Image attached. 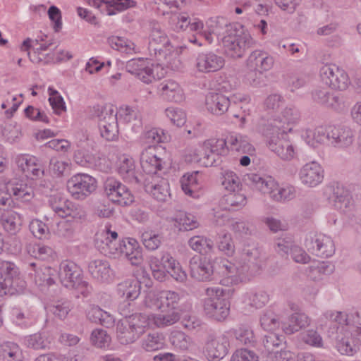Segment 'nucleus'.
<instances>
[{
    "instance_id": "nucleus-1",
    "label": "nucleus",
    "mask_w": 361,
    "mask_h": 361,
    "mask_svg": "<svg viewBox=\"0 0 361 361\" xmlns=\"http://www.w3.org/2000/svg\"><path fill=\"white\" fill-rule=\"evenodd\" d=\"M130 303L125 302L119 306L121 314L123 319H120L116 329V338L122 345H128L135 342L146 331L149 325V317L146 314L135 313L130 314V311L126 307Z\"/></svg>"
},
{
    "instance_id": "nucleus-2",
    "label": "nucleus",
    "mask_w": 361,
    "mask_h": 361,
    "mask_svg": "<svg viewBox=\"0 0 361 361\" xmlns=\"http://www.w3.org/2000/svg\"><path fill=\"white\" fill-rule=\"evenodd\" d=\"M221 42L225 54L233 59L242 58L255 44L248 31L239 23H226Z\"/></svg>"
},
{
    "instance_id": "nucleus-3",
    "label": "nucleus",
    "mask_w": 361,
    "mask_h": 361,
    "mask_svg": "<svg viewBox=\"0 0 361 361\" xmlns=\"http://www.w3.org/2000/svg\"><path fill=\"white\" fill-rule=\"evenodd\" d=\"M102 247V253L112 258L124 257L133 266H139L143 262L142 249L138 242L131 238L119 240L108 241Z\"/></svg>"
},
{
    "instance_id": "nucleus-4",
    "label": "nucleus",
    "mask_w": 361,
    "mask_h": 361,
    "mask_svg": "<svg viewBox=\"0 0 361 361\" xmlns=\"http://www.w3.org/2000/svg\"><path fill=\"white\" fill-rule=\"evenodd\" d=\"M147 50L149 56L162 62L173 52V46L168 35L157 22L150 23Z\"/></svg>"
},
{
    "instance_id": "nucleus-5",
    "label": "nucleus",
    "mask_w": 361,
    "mask_h": 361,
    "mask_svg": "<svg viewBox=\"0 0 361 361\" xmlns=\"http://www.w3.org/2000/svg\"><path fill=\"white\" fill-rule=\"evenodd\" d=\"M94 115L98 118V125L102 137L108 141L115 140L118 135L117 112L110 105L94 106Z\"/></svg>"
},
{
    "instance_id": "nucleus-6",
    "label": "nucleus",
    "mask_w": 361,
    "mask_h": 361,
    "mask_svg": "<svg viewBox=\"0 0 361 361\" xmlns=\"http://www.w3.org/2000/svg\"><path fill=\"white\" fill-rule=\"evenodd\" d=\"M319 77L331 90L344 91L350 84L347 72L335 63L324 64L319 69Z\"/></svg>"
},
{
    "instance_id": "nucleus-7",
    "label": "nucleus",
    "mask_w": 361,
    "mask_h": 361,
    "mask_svg": "<svg viewBox=\"0 0 361 361\" xmlns=\"http://www.w3.org/2000/svg\"><path fill=\"white\" fill-rule=\"evenodd\" d=\"M180 295L177 292L164 290L149 291L145 299L146 307L159 310L161 312L175 311L178 307Z\"/></svg>"
},
{
    "instance_id": "nucleus-8",
    "label": "nucleus",
    "mask_w": 361,
    "mask_h": 361,
    "mask_svg": "<svg viewBox=\"0 0 361 361\" xmlns=\"http://www.w3.org/2000/svg\"><path fill=\"white\" fill-rule=\"evenodd\" d=\"M97 188V181L86 173L73 176L67 182V189L75 200H84L92 193Z\"/></svg>"
},
{
    "instance_id": "nucleus-9",
    "label": "nucleus",
    "mask_w": 361,
    "mask_h": 361,
    "mask_svg": "<svg viewBox=\"0 0 361 361\" xmlns=\"http://www.w3.org/2000/svg\"><path fill=\"white\" fill-rule=\"evenodd\" d=\"M104 191L109 200L121 207H127L134 202V195L129 188L115 179H108Z\"/></svg>"
},
{
    "instance_id": "nucleus-10",
    "label": "nucleus",
    "mask_w": 361,
    "mask_h": 361,
    "mask_svg": "<svg viewBox=\"0 0 361 361\" xmlns=\"http://www.w3.org/2000/svg\"><path fill=\"white\" fill-rule=\"evenodd\" d=\"M305 246L312 254L319 257H329L335 252V245L331 238L322 233L306 239Z\"/></svg>"
},
{
    "instance_id": "nucleus-11",
    "label": "nucleus",
    "mask_w": 361,
    "mask_h": 361,
    "mask_svg": "<svg viewBox=\"0 0 361 361\" xmlns=\"http://www.w3.org/2000/svg\"><path fill=\"white\" fill-rule=\"evenodd\" d=\"M330 144L335 148L347 149L352 147L355 138V131L345 126H329Z\"/></svg>"
},
{
    "instance_id": "nucleus-12",
    "label": "nucleus",
    "mask_w": 361,
    "mask_h": 361,
    "mask_svg": "<svg viewBox=\"0 0 361 361\" xmlns=\"http://www.w3.org/2000/svg\"><path fill=\"white\" fill-rule=\"evenodd\" d=\"M299 178L303 185L307 188H315L323 182L324 170L317 161H310L300 168Z\"/></svg>"
},
{
    "instance_id": "nucleus-13",
    "label": "nucleus",
    "mask_w": 361,
    "mask_h": 361,
    "mask_svg": "<svg viewBox=\"0 0 361 361\" xmlns=\"http://www.w3.org/2000/svg\"><path fill=\"white\" fill-rule=\"evenodd\" d=\"M189 267L191 277L199 281H211L214 279L213 264L206 257H192Z\"/></svg>"
},
{
    "instance_id": "nucleus-14",
    "label": "nucleus",
    "mask_w": 361,
    "mask_h": 361,
    "mask_svg": "<svg viewBox=\"0 0 361 361\" xmlns=\"http://www.w3.org/2000/svg\"><path fill=\"white\" fill-rule=\"evenodd\" d=\"M126 70L146 84L156 79L153 64L142 58L129 60L126 64Z\"/></svg>"
},
{
    "instance_id": "nucleus-15",
    "label": "nucleus",
    "mask_w": 361,
    "mask_h": 361,
    "mask_svg": "<svg viewBox=\"0 0 361 361\" xmlns=\"http://www.w3.org/2000/svg\"><path fill=\"white\" fill-rule=\"evenodd\" d=\"M280 121L279 115H273L267 118H262L257 125V130L268 141L276 139L281 135H286L287 131Z\"/></svg>"
},
{
    "instance_id": "nucleus-16",
    "label": "nucleus",
    "mask_w": 361,
    "mask_h": 361,
    "mask_svg": "<svg viewBox=\"0 0 361 361\" xmlns=\"http://www.w3.org/2000/svg\"><path fill=\"white\" fill-rule=\"evenodd\" d=\"M324 195L329 202L336 209L345 212L352 204V200L348 190L338 183H331L326 186Z\"/></svg>"
},
{
    "instance_id": "nucleus-17",
    "label": "nucleus",
    "mask_w": 361,
    "mask_h": 361,
    "mask_svg": "<svg viewBox=\"0 0 361 361\" xmlns=\"http://www.w3.org/2000/svg\"><path fill=\"white\" fill-rule=\"evenodd\" d=\"M219 274L221 275L220 284L225 286H230L238 284L247 280L246 276L243 273V269H239L231 262L224 259L219 264Z\"/></svg>"
},
{
    "instance_id": "nucleus-18",
    "label": "nucleus",
    "mask_w": 361,
    "mask_h": 361,
    "mask_svg": "<svg viewBox=\"0 0 361 361\" xmlns=\"http://www.w3.org/2000/svg\"><path fill=\"white\" fill-rule=\"evenodd\" d=\"M230 346L228 337L225 334L211 338L205 344L204 353L209 361H217L224 358Z\"/></svg>"
},
{
    "instance_id": "nucleus-19",
    "label": "nucleus",
    "mask_w": 361,
    "mask_h": 361,
    "mask_svg": "<svg viewBox=\"0 0 361 361\" xmlns=\"http://www.w3.org/2000/svg\"><path fill=\"white\" fill-rule=\"evenodd\" d=\"M225 64V60L213 51L200 53L195 59V66L198 72L208 73L221 69Z\"/></svg>"
},
{
    "instance_id": "nucleus-20",
    "label": "nucleus",
    "mask_w": 361,
    "mask_h": 361,
    "mask_svg": "<svg viewBox=\"0 0 361 361\" xmlns=\"http://www.w3.org/2000/svg\"><path fill=\"white\" fill-rule=\"evenodd\" d=\"M1 279L6 287L16 288L17 293L21 291L24 286V281L19 278L18 267L11 261L0 259Z\"/></svg>"
},
{
    "instance_id": "nucleus-21",
    "label": "nucleus",
    "mask_w": 361,
    "mask_h": 361,
    "mask_svg": "<svg viewBox=\"0 0 361 361\" xmlns=\"http://www.w3.org/2000/svg\"><path fill=\"white\" fill-rule=\"evenodd\" d=\"M18 167L30 179H37L44 175V169L39 159L29 154H20L16 158Z\"/></svg>"
},
{
    "instance_id": "nucleus-22",
    "label": "nucleus",
    "mask_w": 361,
    "mask_h": 361,
    "mask_svg": "<svg viewBox=\"0 0 361 361\" xmlns=\"http://www.w3.org/2000/svg\"><path fill=\"white\" fill-rule=\"evenodd\" d=\"M335 347L343 355L353 356L359 350L358 341L353 330L345 329L338 333Z\"/></svg>"
},
{
    "instance_id": "nucleus-23",
    "label": "nucleus",
    "mask_w": 361,
    "mask_h": 361,
    "mask_svg": "<svg viewBox=\"0 0 361 361\" xmlns=\"http://www.w3.org/2000/svg\"><path fill=\"white\" fill-rule=\"evenodd\" d=\"M244 180L251 187L269 195L271 200L278 186L277 182L271 176H262L253 173L246 174Z\"/></svg>"
},
{
    "instance_id": "nucleus-24",
    "label": "nucleus",
    "mask_w": 361,
    "mask_h": 361,
    "mask_svg": "<svg viewBox=\"0 0 361 361\" xmlns=\"http://www.w3.org/2000/svg\"><path fill=\"white\" fill-rule=\"evenodd\" d=\"M82 276V271L73 262L63 261L61 263L59 277L65 287L70 288L75 286V283Z\"/></svg>"
},
{
    "instance_id": "nucleus-25",
    "label": "nucleus",
    "mask_w": 361,
    "mask_h": 361,
    "mask_svg": "<svg viewBox=\"0 0 361 361\" xmlns=\"http://www.w3.org/2000/svg\"><path fill=\"white\" fill-rule=\"evenodd\" d=\"M204 311L217 321L224 320L229 314L228 302L221 298H209L204 300Z\"/></svg>"
},
{
    "instance_id": "nucleus-26",
    "label": "nucleus",
    "mask_w": 361,
    "mask_h": 361,
    "mask_svg": "<svg viewBox=\"0 0 361 361\" xmlns=\"http://www.w3.org/2000/svg\"><path fill=\"white\" fill-rule=\"evenodd\" d=\"M89 5L99 8L101 12L108 16L116 14V11H122L134 7L135 3L133 0H86Z\"/></svg>"
},
{
    "instance_id": "nucleus-27",
    "label": "nucleus",
    "mask_w": 361,
    "mask_h": 361,
    "mask_svg": "<svg viewBox=\"0 0 361 361\" xmlns=\"http://www.w3.org/2000/svg\"><path fill=\"white\" fill-rule=\"evenodd\" d=\"M163 161L157 156L154 146L145 148L140 155V164L142 170L147 174H156L162 169Z\"/></svg>"
},
{
    "instance_id": "nucleus-28",
    "label": "nucleus",
    "mask_w": 361,
    "mask_h": 361,
    "mask_svg": "<svg viewBox=\"0 0 361 361\" xmlns=\"http://www.w3.org/2000/svg\"><path fill=\"white\" fill-rule=\"evenodd\" d=\"M158 92L164 100L171 102H181L185 99L183 90L173 80H165L158 87Z\"/></svg>"
},
{
    "instance_id": "nucleus-29",
    "label": "nucleus",
    "mask_w": 361,
    "mask_h": 361,
    "mask_svg": "<svg viewBox=\"0 0 361 361\" xmlns=\"http://www.w3.org/2000/svg\"><path fill=\"white\" fill-rule=\"evenodd\" d=\"M325 317L339 325L345 326H342L341 331H344L345 329L353 330L356 325H361V317L357 311L350 313L329 311L325 313Z\"/></svg>"
},
{
    "instance_id": "nucleus-30",
    "label": "nucleus",
    "mask_w": 361,
    "mask_h": 361,
    "mask_svg": "<svg viewBox=\"0 0 361 361\" xmlns=\"http://www.w3.org/2000/svg\"><path fill=\"white\" fill-rule=\"evenodd\" d=\"M230 104V99L219 92H211L206 96V108L209 112L214 115L224 114L228 111Z\"/></svg>"
},
{
    "instance_id": "nucleus-31",
    "label": "nucleus",
    "mask_w": 361,
    "mask_h": 361,
    "mask_svg": "<svg viewBox=\"0 0 361 361\" xmlns=\"http://www.w3.org/2000/svg\"><path fill=\"white\" fill-rule=\"evenodd\" d=\"M281 135L276 139L268 141L269 149L283 160H291L295 155L294 147L291 142Z\"/></svg>"
},
{
    "instance_id": "nucleus-32",
    "label": "nucleus",
    "mask_w": 361,
    "mask_h": 361,
    "mask_svg": "<svg viewBox=\"0 0 361 361\" xmlns=\"http://www.w3.org/2000/svg\"><path fill=\"white\" fill-rule=\"evenodd\" d=\"M274 63V58L261 50L253 51L246 60L247 68H255L264 72L271 70Z\"/></svg>"
},
{
    "instance_id": "nucleus-33",
    "label": "nucleus",
    "mask_w": 361,
    "mask_h": 361,
    "mask_svg": "<svg viewBox=\"0 0 361 361\" xmlns=\"http://www.w3.org/2000/svg\"><path fill=\"white\" fill-rule=\"evenodd\" d=\"M334 271V266L329 262L317 261L312 262L305 270L307 277L313 281L323 280Z\"/></svg>"
},
{
    "instance_id": "nucleus-34",
    "label": "nucleus",
    "mask_w": 361,
    "mask_h": 361,
    "mask_svg": "<svg viewBox=\"0 0 361 361\" xmlns=\"http://www.w3.org/2000/svg\"><path fill=\"white\" fill-rule=\"evenodd\" d=\"M118 173L126 182L133 184L139 182L136 176L135 161L128 155L123 154L120 157Z\"/></svg>"
},
{
    "instance_id": "nucleus-35",
    "label": "nucleus",
    "mask_w": 361,
    "mask_h": 361,
    "mask_svg": "<svg viewBox=\"0 0 361 361\" xmlns=\"http://www.w3.org/2000/svg\"><path fill=\"white\" fill-rule=\"evenodd\" d=\"M88 271L93 278L102 282L108 281L112 275L110 264L104 259L92 260L88 264Z\"/></svg>"
},
{
    "instance_id": "nucleus-36",
    "label": "nucleus",
    "mask_w": 361,
    "mask_h": 361,
    "mask_svg": "<svg viewBox=\"0 0 361 361\" xmlns=\"http://www.w3.org/2000/svg\"><path fill=\"white\" fill-rule=\"evenodd\" d=\"M169 221L179 231H190L199 226V222L193 214L182 211L169 218Z\"/></svg>"
},
{
    "instance_id": "nucleus-37",
    "label": "nucleus",
    "mask_w": 361,
    "mask_h": 361,
    "mask_svg": "<svg viewBox=\"0 0 361 361\" xmlns=\"http://www.w3.org/2000/svg\"><path fill=\"white\" fill-rule=\"evenodd\" d=\"M22 221L19 214L10 210L0 216V226L11 235H16L21 228Z\"/></svg>"
},
{
    "instance_id": "nucleus-38",
    "label": "nucleus",
    "mask_w": 361,
    "mask_h": 361,
    "mask_svg": "<svg viewBox=\"0 0 361 361\" xmlns=\"http://www.w3.org/2000/svg\"><path fill=\"white\" fill-rule=\"evenodd\" d=\"M53 338L47 331L37 332L24 338V343L27 348L34 350H45L50 348Z\"/></svg>"
},
{
    "instance_id": "nucleus-39",
    "label": "nucleus",
    "mask_w": 361,
    "mask_h": 361,
    "mask_svg": "<svg viewBox=\"0 0 361 361\" xmlns=\"http://www.w3.org/2000/svg\"><path fill=\"white\" fill-rule=\"evenodd\" d=\"M141 286L136 280H126L119 283L117 286V294L126 301H133L140 294Z\"/></svg>"
},
{
    "instance_id": "nucleus-40",
    "label": "nucleus",
    "mask_w": 361,
    "mask_h": 361,
    "mask_svg": "<svg viewBox=\"0 0 361 361\" xmlns=\"http://www.w3.org/2000/svg\"><path fill=\"white\" fill-rule=\"evenodd\" d=\"M145 190L152 196L160 202H164L170 195L168 181L164 178L147 182L145 184Z\"/></svg>"
},
{
    "instance_id": "nucleus-41",
    "label": "nucleus",
    "mask_w": 361,
    "mask_h": 361,
    "mask_svg": "<svg viewBox=\"0 0 361 361\" xmlns=\"http://www.w3.org/2000/svg\"><path fill=\"white\" fill-rule=\"evenodd\" d=\"M309 324L310 319L306 314L294 313L288 317L286 322H282V329L285 334L290 335L305 328Z\"/></svg>"
},
{
    "instance_id": "nucleus-42",
    "label": "nucleus",
    "mask_w": 361,
    "mask_h": 361,
    "mask_svg": "<svg viewBox=\"0 0 361 361\" xmlns=\"http://www.w3.org/2000/svg\"><path fill=\"white\" fill-rule=\"evenodd\" d=\"M30 266L34 268V274L30 273V274L33 275L34 281L37 286L49 287L54 283V280L52 277L54 270L51 267L44 266L36 269V264L34 262L30 263Z\"/></svg>"
},
{
    "instance_id": "nucleus-43",
    "label": "nucleus",
    "mask_w": 361,
    "mask_h": 361,
    "mask_svg": "<svg viewBox=\"0 0 361 361\" xmlns=\"http://www.w3.org/2000/svg\"><path fill=\"white\" fill-rule=\"evenodd\" d=\"M8 191L16 200L23 202H30L35 195L32 188L23 182L11 183L8 188Z\"/></svg>"
},
{
    "instance_id": "nucleus-44",
    "label": "nucleus",
    "mask_w": 361,
    "mask_h": 361,
    "mask_svg": "<svg viewBox=\"0 0 361 361\" xmlns=\"http://www.w3.org/2000/svg\"><path fill=\"white\" fill-rule=\"evenodd\" d=\"M87 317L92 322L99 324L106 328L112 326L114 324V317L97 305L90 308Z\"/></svg>"
},
{
    "instance_id": "nucleus-45",
    "label": "nucleus",
    "mask_w": 361,
    "mask_h": 361,
    "mask_svg": "<svg viewBox=\"0 0 361 361\" xmlns=\"http://www.w3.org/2000/svg\"><path fill=\"white\" fill-rule=\"evenodd\" d=\"M222 202L225 204L226 209L238 210L246 204L247 199L244 193L237 190L225 194Z\"/></svg>"
},
{
    "instance_id": "nucleus-46",
    "label": "nucleus",
    "mask_w": 361,
    "mask_h": 361,
    "mask_svg": "<svg viewBox=\"0 0 361 361\" xmlns=\"http://www.w3.org/2000/svg\"><path fill=\"white\" fill-rule=\"evenodd\" d=\"M269 300V295L267 292L263 290L247 292L244 294L243 297V302L244 304L257 309L262 308L265 306Z\"/></svg>"
},
{
    "instance_id": "nucleus-47",
    "label": "nucleus",
    "mask_w": 361,
    "mask_h": 361,
    "mask_svg": "<svg viewBox=\"0 0 361 361\" xmlns=\"http://www.w3.org/2000/svg\"><path fill=\"white\" fill-rule=\"evenodd\" d=\"M227 21L224 18H216V19H210L207 23L209 27V32L208 33L204 32L205 39L212 44L214 42V37L217 38L223 35L226 29Z\"/></svg>"
},
{
    "instance_id": "nucleus-48",
    "label": "nucleus",
    "mask_w": 361,
    "mask_h": 361,
    "mask_svg": "<svg viewBox=\"0 0 361 361\" xmlns=\"http://www.w3.org/2000/svg\"><path fill=\"white\" fill-rule=\"evenodd\" d=\"M190 247L200 254L205 255L212 251L213 241L203 236H193L188 241Z\"/></svg>"
},
{
    "instance_id": "nucleus-49",
    "label": "nucleus",
    "mask_w": 361,
    "mask_h": 361,
    "mask_svg": "<svg viewBox=\"0 0 361 361\" xmlns=\"http://www.w3.org/2000/svg\"><path fill=\"white\" fill-rule=\"evenodd\" d=\"M198 171L185 174L180 180L183 192L191 197H195V193L198 189Z\"/></svg>"
},
{
    "instance_id": "nucleus-50",
    "label": "nucleus",
    "mask_w": 361,
    "mask_h": 361,
    "mask_svg": "<svg viewBox=\"0 0 361 361\" xmlns=\"http://www.w3.org/2000/svg\"><path fill=\"white\" fill-rule=\"evenodd\" d=\"M2 355L6 361H23L24 358L20 347L12 342H6L3 344Z\"/></svg>"
},
{
    "instance_id": "nucleus-51",
    "label": "nucleus",
    "mask_w": 361,
    "mask_h": 361,
    "mask_svg": "<svg viewBox=\"0 0 361 361\" xmlns=\"http://www.w3.org/2000/svg\"><path fill=\"white\" fill-rule=\"evenodd\" d=\"M109 46L118 51L123 53H131L135 48V44L130 40L118 36H111L107 39Z\"/></svg>"
},
{
    "instance_id": "nucleus-52",
    "label": "nucleus",
    "mask_w": 361,
    "mask_h": 361,
    "mask_svg": "<svg viewBox=\"0 0 361 361\" xmlns=\"http://www.w3.org/2000/svg\"><path fill=\"white\" fill-rule=\"evenodd\" d=\"M26 250L31 257L41 260L49 259L54 253L53 250L50 247L37 243L28 244Z\"/></svg>"
},
{
    "instance_id": "nucleus-53",
    "label": "nucleus",
    "mask_w": 361,
    "mask_h": 361,
    "mask_svg": "<svg viewBox=\"0 0 361 361\" xmlns=\"http://www.w3.org/2000/svg\"><path fill=\"white\" fill-rule=\"evenodd\" d=\"M170 341L175 348L183 351L188 350L192 343L191 338L180 331L171 332Z\"/></svg>"
},
{
    "instance_id": "nucleus-54",
    "label": "nucleus",
    "mask_w": 361,
    "mask_h": 361,
    "mask_svg": "<svg viewBox=\"0 0 361 361\" xmlns=\"http://www.w3.org/2000/svg\"><path fill=\"white\" fill-rule=\"evenodd\" d=\"M164 345L162 335L158 333L149 334L142 340V346L146 351H155L161 349Z\"/></svg>"
},
{
    "instance_id": "nucleus-55",
    "label": "nucleus",
    "mask_w": 361,
    "mask_h": 361,
    "mask_svg": "<svg viewBox=\"0 0 361 361\" xmlns=\"http://www.w3.org/2000/svg\"><path fill=\"white\" fill-rule=\"evenodd\" d=\"M284 336L274 333L265 335L263 338V345L268 353H278V349L284 342Z\"/></svg>"
},
{
    "instance_id": "nucleus-56",
    "label": "nucleus",
    "mask_w": 361,
    "mask_h": 361,
    "mask_svg": "<svg viewBox=\"0 0 361 361\" xmlns=\"http://www.w3.org/2000/svg\"><path fill=\"white\" fill-rule=\"evenodd\" d=\"M73 159L75 163L83 167H95L97 166L96 157L87 152L84 149H78L75 151Z\"/></svg>"
},
{
    "instance_id": "nucleus-57",
    "label": "nucleus",
    "mask_w": 361,
    "mask_h": 361,
    "mask_svg": "<svg viewBox=\"0 0 361 361\" xmlns=\"http://www.w3.org/2000/svg\"><path fill=\"white\" fill-rule=\"evenodd\" d=\"M204 149H208L209 152L215 153L219 157L227 154L228 148L226 146V142L224 139L212 138L204 142Z\"/></svg>"
},
{
    "instance_id": "nucleus-58",
    "label": "nucleus",
    "mask_w": 361,
    "mask_h": 361,
    "mask_svg": "<svg viewBox=\"0 0 361 361\" xmlns=\"http://www.w3.org/2000/svg\"><path fill=\"white\" fill-rule=\"evenodd\" d=\"M280 121L287 132L291 130L290 124L296 123L300 118V113L294 106H286L283 111L279 114Z\"/></svg>"
},
{
    "instance_id": "nucleus-59",
    "label": "nucleus",
    "mask_w": 361,
    "mask_h": 361,
    "mask_svg": "<svg viewBox=\"0 0 361 361\" xmlns=\"http://www.w3.org/2000/svg\"><path fill=\"white\" fill-rule=\"evenodd\" d=\"M119 117L127 123H133L134 126L141 125V114L137 109L128 106L121 107Z\"/></svg>"
},
{
    "instance_id": "nucleus-60",
    "label": "nucleus",
    "mask_w": 361,
    "mask_h": 361,
    "mask_svg": "<svg viewBox=\"0 0 361 361\" xmlns=\"http://www.w3.org/2000/svg\"><path fill=\"white\" fill-rule=\"evenodd\" d=\"M261 326L267 331H272L279 328L280 322L278 316L271 310H267L260 317Z\"/></svg>"
},
{
    "instance_id": "nucleus-61",
    "label": "nucleus",
    "mask_w": 361,
    "mask_h": 361,
    "mask_svg": "<svg viewBox=\"0 0 361 361\" xmlns=\"http://www.w3.org/2000/svg\"><path fill=\"white\" fill-rule=\"evenodd\" d=\"M49 204L56 214L60 217L64 218L66 208L68 205L70 204V200L60 195H55L50 196Z\"/></svg>"
},
{
    "instance_id": "nucleus-62",
    "label": "nucleus",
    "mask_w": 361,
    "mask_h": 361,
    "mask_svg": "<svg viewBox=\"0 0 361 361\" xmlns=\"http://www.w3.org/2000/svg\"><path fill=\"white\" fill-rule=\"evenodd\" d=\"M180 319L179 314L175 311L164 312L156 314L153 317L154 323L157 327H164L172 325Z\"/></svg>"
},
{
    "instance_id": "nucleus-63",
    "label": "nucleus",
    "mask_w": 361,
    "mask_h": 361,
    "mask_svg": "<svg viewBox=\"0 0 361 361\" xmlns=\"http://www.w3.org/2000/svg\"><path fill=\"white\" fill-rule=\"evenodd\" d=\"M295 193L296 190L293 185L279 187L278 185L276 192L272 195V200L280 202L290 201L295 197Z\"/></svg>"
},
{
    "instance_id": "nucleus-64",
    "label": "nucleus",
    "mask_w": 361,
    "mask_h": 361,
    "mask_svg": "<svg viewBox=\"0 0 361 361\" xmlns=\"http://www.w3.org/2000/svg\"><path fill=\"white\" fill-rule=\"evenodd\" d=\"M221 184L228 191V192L240 190V178L233 171H226L223 173V176L221 178Z\"/></svg>"
}]
</instances>
